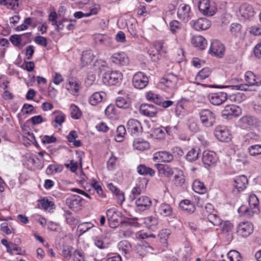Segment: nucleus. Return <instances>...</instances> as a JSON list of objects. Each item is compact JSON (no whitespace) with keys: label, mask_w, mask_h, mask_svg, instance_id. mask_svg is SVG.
<instances>
[{"label":"nucleus","mask_w":261,"mask_h":261,"mask_svg":"<svg viewBox=\"0 0 261 261\" xmlns=\"http://www.w3.org/2000/svg\"><path fill=\"white\" fill-rule=\"evenodd\" d=\"M137 171L140 174L143 175H149L153 176L155 173L154 171L152 169L147 167L144 165H140L137 167Z\"/></svg>","instance_id":"obj_38"},{"label":"nucleus","mask_w":261,"mask_h":261,"mask_svg":"<svg viewBox=\"0 0 261 261\" xmlns=\"http://www.w3.org/2000/svg\"><path fill=\"white\" fill-rule=\"evenodd\" d=\"M208 98L212 105L219 106L227 100V95L225 92L211 93L208 95Z\"/></svg>","instance_id":"obj_13"},{"label":"nucleus","mask_w":261,"mask_h":261,"mask_svg":"<svg viewBox=\"0 0 261 261\" xmlns=\"http://www.w3.org/2000/svg\"><path fill=\"white\" fill-rule=\"evenodd\" d=\"M240 122L242 126L246 127L247 126H257L258 124V119L254 117L250 116H246L242 117L240 119Z\"/></svg>","instance_id":"obj_23"},{"label":"nucleus","mask_w":261,"mask_h":261,"mask_svg":"<svg viewBox=\"0 0 261 261\" xmlns=\"http://www.w3.org/2000/svg\"><path fill=\"white\" fill-rule=\"evenodd\" d=\"M199 117L201 123L206 127H212L216 122L215 115L208 109L202 110L199 112Z\"/></svg>","instance_id":"obj_4"},{"label":"nucleus","mask_w":261,"mask_h":261,"mask_svg":"<svg viewBox=\"0 0 261 261\" xmlns=\"http://www.w3.org/2000/svg\"><path fill=\"white\" fill-rule=\"evenodd\" d=\"M207 218L209 222L215 226H218L221 224V219L216 214L210 213Z\"/></svg>","instance_id":"obj_54"},{"label":"nucleus","mask_w":261,"mask_h":261,"mask_svg":"<svg viewBox=\"0 0 261 261\" xmlns=\"http://www.w3.org/2000/svg\"><path fill=\"white\" fill-rule=\"evenodd\" d=\"M215 137L221 142H228L230 140L229 130L223 127H218L215 130Z\"/></svg>","instance_id":"obj_16"},{"label":"nucleus","mask_w":261,"mask_h":261,"mask_svg":"<svg viewBox=\"0 0 261 261\" xmlns=\"http://www.w3.org/2000/svg\"><path fill=\"white\" fill-rule=\"evenodd\" d=\"M153 135L158 139H163L165 137V132L163 129L156 128L153 132Z\"/></svg>","instance_id":"obj_63"},{"label":"nucleus","mask_w":261,"mask_h":261,"mask_svg":"<svg viewBox=\"0 0 261 261\" xmlns=\"http://www.w3.org/2000/svg\"><path fill=\"white\" fill-rule=\"evenodd\" d=\"M178 81V77L176 75L169 73L163 77L160 83L169 89L173 90L177 88Z\"/></svg>","instance_id":"obj_6"},{"label":"nucleus","mask_w":261,"mask_h":261,"mask_svg":"<svg viewBox=\"0 0 261 261\" xmlns=\"http://www.w3.org/2000/svg\"><path fill=\"white\" fill-rule=\"evenodd\" d=\"M93 226L94 225L92 224L86 222L79 225L77 229L81 233H84Z\"/></svg>","instance_id":"obj_60"},{"label":"nucleus","mask_w":261,"mask_h":261,"mask_svg":"<svg viewBox=\"0 0 261 261\" xmlns=\"http://www.w3.org/2000/svg\"><path fill=\"white\" fill-rule=\"evenodd\" d=\"M245 79L246 82L251 86L259 85L261 84V77H256L254 73L250 71L246 72Z\"/></svg>","instance_id":"obj_22"},{"label":"nucleus","mask_w":261,"mask_h":261,"mask_svg":"<svg viewBox=\"0 0 261 261\" xmlns=\"http://www.w3.org/2000/svg\"><path fill=\"white\" fill-rule=\"evenodd\" d=\"M108 188L116 196L118 203L121 204L125 200L124 193L112 183L108 184Z\"/></svg>","instance_id":"obj_24"},{"label":"nucleus","mask_w":261,"mask_h":261,"mask_svg":"<svg viewBox=\"0 0 261 261\" xmlns=\"http://www.w3.org/2000/svg\"><path fill=\"white\" fill-rule=\"evenodd\" d=\"M160 174L166 177H169L173 174V171L171 167L167 165L155 164Z\"/></svg>","instance_id":"obj_30"},{"label":"nucleus","mask_w":261,"mask_h":261,"mask_svg":"<svg viewBox=\"0 0 261 261\" xmlns=\"http://www.w3.org/2000/svg\"><path fill=\"white\" fill-rule=\"evenodd\" d=\"M171 233V231L169 229H164L161 230L159 233V237L160 238V240L161 241H163L164 242H166L167 240V239L169 238V235Z\"/></svg>","instance_id":"obj_61"},{"label":"nucleus","mask_w":261,"mask_h":261,"mask_svg":"<svg viewBox=\"0 0 261 261\" xmlns=\"http://www.w3.org/2000/svg\"><path fill=\"white\" fill-rule=\"evenodd\" d=\"M123 79L122 73L118 70L108 71L102 75V82L106 85H116Z\"/></svg>","instance_id":"obj_1"},{"label":"nucleus","mask_w":261,"mask_h":261,"mask_svg":"<svg viewBox=\"0 0 261 261\" xmlns=\"http://www.w3.org/2000/svg\"><path fill=\"white\" fill-rule=\"evenodd\" d=\"M224 51V47L223 45L218 40H213L212 41L210 48V53L214 56L222 57Z\"/></svg>","instance_id":"obj_14"},{"label":"nucleus","mask_w":261,"mask_h":261,"mask_svg":"<svg viewBox=\"0 0 261 261\" xmlns=\"http://www.w3.org/2000/svg\"><path fill=\"white\" fill-rule=\"evenodd\" d=\"M216 154L212 151H205L203 152V163L207 166H211L216 162Z\"/></svg>","instance_id":"obj_21"},{"label":"nucleus","mask_w":261,"mask_h":261,"mask_svg":"<svg viewBox=\"0 0 261 261\" xmlns=\"http://www.w3.org/2000/svg\"><path fill=\"white\" fill-rule=\"evenodd\" d=\"M254 13L253 7L248 4H243L240 7L239 14L244 19L252 17Z\"/></svg>","instance_id":"obj_17"},{"label":"nucleus","mask_w":261,"mask_h":261,"mask_svg":"<svg viewBox=\"0 0 261 261\" xmlns=\"http://www.w3.org/2000/svg\"><path fill=\"white\" fill-rule=\"evenodd\" d=\"M133 146L135 148L139 150H144L149 148V143L145 141H135Z\"/></svg>","instance_id":"obj_44"},{"label":"nucleus","mask_w":261,"mask_h":261,"mask_svg":"<svg viewBox=\"0 0 261 261\" xmlns=\"http://www.w3.org/2000/svg\"><path fill=\"white\" fill-rule=\"evenodd\" d=\"M39 202L41 205L42 207L45 211L51 210L55 208V204L54 202L51 201H49L47 199L44 198L39 200Z\"/></svg>","instance_id":"obj_43"},{"label":"nucleus","mask_w":261,"mask_h":261,"mask_svg":"<svg viewBox=\"0 0 261 261\" xmlns=\"http://www.w3.org/2000/svg\"><path fill=\"white\" fill-rule=\"evenodd\" d=\"M177 14L178 18L185 22H188L192 15L190 6L185 4H181L178 6Z\"/></svg>","instance_id":"obj_8"},{"label":"nucleus","mask_w":261,"mask_h":261,"mask_svg":"<svg viewBox=\"0 0 261 261\" xmlns=\"http://www.w3.org/2000/svg\"><path fill=\"white\" fill-rule=\"evenodd\" d=\"M132 84L135 88L142 89L148 85V77L144 72H138L133 76Z\"/></svg>","instance_id":"obj_5"},{"label":"nucleus","mask_w":261,"mask_h":261,"mask_svg":"<svg viewBox=\"0 0 261 261\" xmlns=\"http://www.w3.org/2000/svg\"><path fill=\"white\" fill-rule=\"evenodd\" d=\"M199 153V149L192 148L186 154V159L190 162L195 161L198 159Z\"/></svg>","instance_id":"obj_49"},{"label":"nucleus","mask_w":261,"mask_h":261,"mask_svg":"<svg viewBox=\"0 0 261 261\" xmlns=\"http://www.w3.org/2000/svg\"><path fill=\"white\" fill-rule=\"evenodd\" d=\"M211 69L208 68H204L201 70L196 76V80H202L208 77L211 73Z\"/></svg>","instance_id":"obj_46"},{"label":"nucleus","mask_w":261,"mask_h":261,"mask_svg":"<svg viewBox=\"0 0 261 261\" xmlns=\"http://www.w3.org/2000/svg\"><path fill=\"white\" fill-rule=\"evenodd\" d=\"M158 110L156 107L152 105L144 103L140 107V113L145 116L154 117L157 113Z\"/></svg>","instance_id":"obj_15"},{"label":"nucleus","mask_w":261,"mask_h":261,"mask_svg":"<svg viewBox=\"0 0 261 261\" xmlns=\"http://www.w3.org/2000/svg\"><path fill=\"white\" fill-rule=\"evenodd\" d=\"M137 253L141 256H144L147 253H153L154 249L151 246L145 244H138L136 246Z\"/></svg>","instance_id":"obj_26"},{"label":"nucleus","mask_w":261,"mask_h":261,"mask_svg":"<svg viewBox=\"0 0 261 261\" xmlns=\"http://www.w3.org/2000/svg\"><path fill=\"white\" fill-rule=\"evenodd\" d=\"M179 207L184 211H187L189 213H193L195 211V206L192 203L187 199L183 200L179 204Z\"/></svg>","instance_id":"obj_34"},{"label":"nucleus","mask_w":261,"mask_h":261,"mask_svg":"<svg viewBox=\"0 0 261 261\" xmlns=\"http://www.w3.org/2000/svg\"><path fill=\"white\" fill-rule=\"evenodd\" d=\"M242 113V109L234 105H229L225 107L222 111V115L228 119L238 117Z\"/></svg>","instance_id":"obj_7"},{"label":"nucleus","mask_w":261,"mask_h":261,"mask_svg":"<svg viewBox=\"0 0 261 261\" xmlns=\"http://www.w3.org/2000/svg\"><path fill=\"white\" fill-rule=\"evenodd\" d=\"M227 256L230 261H240L241 260L240 253L235 250L229 251Z\"/></svg>","instance_id":"obj_52"},{"label":"nucleus","mask_w":261,"mask_h":261,"mask_svg":"<svg viewBox=\"0 0 261 261\" xmlns=\"http://www.w3.org/2000/svg\"><path fill=\"white\" fill-rule=\"evenodd\" d=\"M198 7L200 12L205 16H213L217 11L215 3L210 0H199Z\"/></svg>","instance_id":"obj_3"},{"label":"nucleus","mask_w":261,"mask_h":261,"mask_svg":"<svg viewBox=\"0 0 261 261\" xmlns=\"http://www.w3.org/2000/svg\"><path fill=\"white\" fill-rule=\"evenodd\" d=\"M249 206L258 207L259 200L255 194H251L249 197Z\"/></svg>","instance_id":"obj_62"},{"label":"nucleus","mask_w":261,"mask_h":261,"mask_svg":"<svg viewBox=\"0 0 261 261\" xmlns=\"http://www.w3.org/2000/svg\"><path fill=\"white\" fill-rule=\"evenodd\" d=\"M259 211L258 207H246L244 206H241L238 212L241 215H243L248 218H250L253 216L254 214L257 213Z\"/></svg>","instance_id":"obj_27"},{"label":"nucleus","mask_w":261,"mask_h":261,"mask_svg":"<svg viewBox=\"0 0 261 261\" xmlns=\"http://www.w3.org/2000/svg\"><path fill=\"white\" fill-rule=\"evenodd\" d=\"M126 134V129L123 125H119L117 129L115 136V140L117 142H121L123 140L124 135Z\"/></svg>","instance_id":"obj_42"},{"label":"nucleus","mask_w":261,"mask_h":261,"mask_svg":"<svg viewBox=\"0 0 261 261\" xmlns=\"http://www.w3.org/2000/svg\"><path fill=\"white\" fill-rule=\"evenodd\" d=\"M146 98L147 100H150L155 104L161 103V96L157 94L153 93L151 91H149L146 94Z\"/></svg>","instance_id":"obj_47"},{"label":"nucleus","mask_w":261,"mask_h":261,"mask_svg":"<svg viewBox=\"0 0 261 261\" xmlns=\"http://www.w3.org/2000/svg\"><path fill=\"white\" fill-rule=\"evenodd\" d=\"M72 261H86L83 252L76 250L72 254Z\"/></svg>","instance_id":"obj_57"},{"label":"nucleus","mask_w":261,"mask_h":261,"mask_svg":"<svg viewBox=\"0 0 261 261\" xmlns=\"http://www.w3.org/2000/svg\"><path fill=\"white\" fill-rule=\"evenodd\" d=\"M111 61L119 66H125L129 63V59L124 52L116 53L112 55L110 58Z\"/></svg>","instance_id":"obj_11"},{"label":"nucleus","mask_w":261,"mask_h":261,"mask_svg":"<svg viewBox=\"0 0 261 261\" xmlns=\"http://www.w3.org/2000/svg\"><path fill=\"white\" fill-rule=\"evenodd\" d=\"M106 214L109 221L118 222L120 213L114 208H111L107 211Z\"/></svg>","instance_id":"obj_36"},{"label":"nucleus","mask_w":261,"mask_h":261,"mask_svg":"<svg viewBox=\"0 0 261 261\" xmlns=\"http://www.w3.org/2000/svg\"><path fill=\"white\" fill-rule=\"evenodd\" d=\"M94 39L95 42L99 45L110 46L112 44V38L106 35L96 34L94 36Z\"/></svg>","instance_id":"obj_20"},{"label":"nucleus","mask_w":261,"mask_h":261,"mask_svg":"<svg viewBox=\"0 0 261 261\" xmlns=\"http://www.w3.org/2000/svg\"><path fill=\"white\" fill-rule=\"evenodd\" d=\"M222 232L225 234L229 235L232 231L233 229V225L229 221H225L223 223H221Z\"/></svg>","instance_id":"obj_50"},{"label":"nucleus","mask_w":261,"mask_h":261,"mask_svg":"<svg viewBox=\"0 0 261 261\" xmlns=\"http://www.w3.org/2000/svg\"><path fill=\"white\" fill-rule=\"evenodd\" d=\"M170 31L175 34L181 29V24L177 20H173L170 22Z\"/></svg>","instance_id":"obj_58"},{"label":"nucleus","mask_w":261,"mask_h":261,"mask_svg":"<svg viewBox=\"0 0 261 261\" xmlns=\"http://www.w3.org/2000/svg\"><path fill=\"white\" fill-rule=\"evenodd\" d=\"M116 105L119 108L127 109L129 108L130 104L124 98L118 97L116 99Z\"/></svg>","instance_id":"obj_53"},{"label":"nucleus","mask_w":261,"mask_h":261,"mask_svg":"<svg viewBox=\"0 0 261 261\" xmlns=\"http://www.w3.org/2000/svg\"><path fill=\"white\" fill-rule=\"evenodd\" d=\"M158 211L161 215L167 217L171 215L172 208L169 204L162 203L158 207Z\"/></svg>","instance_id":"obj_33"},{"label":"nucleus","mask_w":261,"mask_h":261,"mask_svg":"<svg viewBox=\"0 0 261 261\" xmlns=\"http://www.w3.org/2000/svg\"><path fill=\"white\" fill-rule=\"evenodd\" d=\"M188 125L189 129L193 132L196 133L200 130V125L198 121L194 118L189 119Z\"/></svg>","instance_id":"obj_45"},{"label":"nucleus","mask_w":261,"mask_h":261,"mask_svg":"<svg viewBox=\"0 0 261 261\" xmlns=\"http://www.w3.org/2000/svg\"><path fill=\"white\" fill-rule=\"evenodd\" d=\"M105 95V93L103 92H95L90 97L89 102L91 105L95 106L102 101Z\"/></svg>","instance_id":"obj_31"},{"label":"nucleus","mask_w":261,"mask_h":261,"mask_svg":"<svg viewBox=\"0 0 261 261\" xmlns=\"http://www.w3.org/2000/svg\"><path fill=\"white\" fill-rule=\"evenodd\" d=\"M72 249V247L70 246H66L63 248L62 254L64 257L67 259H69L71 256L72 257V254L71 253Z\"/></svg>","instance_id":"obj_64"},{"label":"nucleus","mask_w":261,"mask_h":261,"mask_svg":"<svg viewBox=\"0 0 261 261\" xmlns=\"http://www.w3.org/2000/svg\"><path fill=\"white\" fill-rule=\"evenodd\" d=\"M69 87L67 89L71 91V93L75 95L78 92L80 88V85L76 80L73 78H69L68 79Z\"/></svg>","instance_id":"obj_35"},{"label":"nucleus","mask_w":261,"mask_h":261,"mask_svg":"<svg viewBox=\"0 0 261 261\" xmlns=\"http://www.w3.org/2000/svg\"><path fill=\"white\" fill-rule=\"evenodd\" d=\"M118 247L124 254L128 253L131 249L130 243L125 240L120 242L118 244Z\"/></svg>","instance_id":"obj_40"},{"label":"nucleus","mask_w":261,"mask_h":261,"mask_svg":"<svg viewBox=\"0 0 261 261\" xmlns=\"http://www.w3.org/2000/svg\"><path fill=\"white\" fill-rule=\"evenodd\" d=\"M77 137L76 132L75 130H72L67 136V139L69 142H72L74 146L80 147L81 146L82 143L80 140H76Z\"/></svg>","instance_id":"obj_41"},{"label":"nucleus","mask_w":261,"mask_h":261,"mask_svg":"<svg viewBox=\"0 0 261 261\" xmlns=\"http://www.w3.org/2000/svg\"><path fill=\"white\" fill-rule=\"evenodd\" d=\"M71 116L73 119H80L82 116V113L79 108L74 105H71L70 107Z\"/></svg>","instance_id":"obj_48"},{"label":"nucleus","mask_w":261,"mask_h":261,"mask_svg":"<svg viewBox=\"0 0 261 261\" xmlns=\"http://www.w3.org/2000/svg\"><path fill=\"white\" fill-rule=\"evenodd\" d=\"M192 44L199 49H204L207 44V41L204 38L201 36H195L191 39Z\"/></svg>","instance_id":"obj_28"},{"label":"nucleus","mask_w":261,"mask_h":261,"mask_svg":"<svg viewBox=\"0 0 261 261\" xmlns=\"http://www.w3.org/2000/svg\"><path fill=\"white\" fill-rule=\"evenodd\" d=\"M173 159V155L166 151H161L155 153L153 155V160L154 161H157L161 160L163 162H170Z\"/></svg>","instance_id":"obj_19"},{"label":"nucleus","mask_w":261,"mask_h":261,"mask_svg":"<svg viewBox=\"0 0 261 261\" xmlns=\"http://www.w3.org/2000/svg\"><path fill=\"white\" fill-rule=\"evenodd\" d=\"M148 53L152 61H158L161 55L166 53L164 42L162 40L155 41L148 49Z\"/></svg>","instance_id":"obj_2"},{"label":"nucleus","mask_w":261,"mask_h":261,"mask_svg":"<svg viewBox=\"0 0 261 261\" xmlns=\"http://www.w3.org/2000/svg\"><path fill=\"white\" fill-rule=\"evenodd\" d=\"M82 198L76 195H72L70 198L66 200V204L71 209L78 208L81 205Z\"/></svg>","instance_id":"obj_29"},{"label":"nucleus","mask_w":261,"mask_h":261,"mask_svg":"<svg viewBox=\"0 0 261 261\" xmlns=\"http://www.w3.org/2000/svg\"><path fill=\"white\" fill-rule=\"evenodd\" d=\"M94 57V56L92 51L87 50L83 53L81 60L83 64H87L91 63L93 61Z\"/></svg>","instance_id":"obj_39"},{"label":"nucleus","mask_w":261,"mask_h":261,"mask_svg":"<svg viewBox=\"0 0 261 261\" xmlns=\"http://www.w3.org/2000/svg\"><path fill=\"white\" fill-rule=\"evenodd\" d=\"M193 190L199 194H203L206 192V188L203 182L199 180H195L193 183Z\"/></svg>","instance_id":"obj_37"},{"label":"nucleus","mask_w":261,"mask_h":261,"mask_svg":"<svg viewBox=\"0 0 261 261\" xmlns=\"http://www.w3.org/2000/svg\"><path fill=\"white\" fill-rule=\"evenodd\" d=\"M135 203L139 210L141 211L149 209L151 205L150 199L145 196L136 199Z\"/></svg>","instance_id":"obj_18"},{"label":"nucleus","mask_w":261,"mask_h":261,"mask_svg":"<svg viewBox=\"0 0 261 261\" xmlns=\"http://www.w3.org/2000/svg\"><path fill=\"white\" fill-rule=\"evenodd\" d=\"M0 5L7 6L8 8L13 9L15 6H18V0H0Z\"/></svg>","instance_id":"obj_55"},{"label":"nucleus","mask_w":261,"mask_h":261,"mask_svg":"<svg viewBox=\"0 0 261 261\" xmlns=\"http://www.w3.org/2000/svg\"><path fill=\"white\" fill-rule=\"evenodd\" d=\"M143 222L148 229L154 231L156 229V226L158 224L157 218L152 216H149L143 218Z\"/></svg>","instance_id":"obj_32"},{"label":"nucleus","mask_w":261,"mask_h":261,"mask_svg":"<svg viewBox=\"0 0 261 261\" xmlns=\"http://www.w3.org/2000/svg\"><path fill=\"white\" fill-rule=\"evenodd\" d=\"M191 26L197 31L208 29L211 25V21L206 18L201 17L190 22Z\"/></svg>","instance_id":"obj_10"},{"label":"nucleus","mask_w":261,"mask_h":261,"mask_svg":"<svg viewBox=\"0 0 261 261\" xmlns=\"http://www.w3.org/2000/svg\"><path fill=\"white\" fill-rule=\"evenodd\" d=\"M248 150L251 156L261 154V145L256 144L250 146Z\"/></svg>","instance_id":"obj_51"},{"label":"nucleus","mask_w":261,"mask_h":261,"mask_svg":"<svg viewBox=\"0 0 261 261\" xmlns=\"http://www.w3.org/2000/svg\"><path fill=\"white\" fill-rule=\"evenodd\" d=\"M175 184L177 186H181L185 181V177L181 171H179L178 173L174 176Z\"/></svg>","instance_id":"obj_59"},{"label":"nucleus","mask_w":261,"mask_h":261,"mask_svg":"<svg viewBox=\"0 0 261 261\" xmlns=\"http://www.w3.org/2000/svg\"><path fill=\"white\" fill-rule=\"evenodd\" d=\"M127 128L132 136H137L142 132L141 123L135 119H130L128 121Z\"/></svg>","instance_id":"obj_12"},{"label":"nucleus","mask_w":261,"mask_h":261,"mask_svg":"<svg viewBox=\"0 0 261 261\" xmlns=\"http://www.w3.org/2000/svg\"><path fill=\"white\" fill-rule=\"evenodd\" d=\"M247 184L248 179L245 175L237 176L234 179V186L238 191H241L245 189Z\"/></svg>","instance_id":"obj_25"},{"label":"nucleus","mask_w":261,"mask_h":261,"mask_svg":"<svg viewBox=\"0 0 261 261\" xmlns=\"http://www.w3.org/2000/svg\"><path fill=\"white\" fill-rule=\"evenodd\" d=\"M242 26L240 24L234 23L231 24L230 28L231 33L236 36H239L241 35Z\"/></svg>","instance_id":"obj_56"},{"label":"nucleus","mask_w":261,"mask_h":261,"mask_svg":"<svg viewBox=\"0 0 261 261\" xmlns=\"http://www.w3.org/2000/svg\"><path fill=\"white\" fill-rule=\"evenodd\" d=\"M253 231V224L248 221L240 223L237 226V233L243 237H247L250 235Z\"/></svg>","instance_id":"obj_9"}]
</instances>
